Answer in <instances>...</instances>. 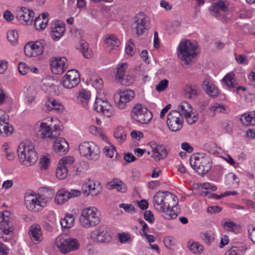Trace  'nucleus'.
I'll return each instance as SVG.
<instances>
[{"label":"nucleus","mask_w":255,"mask_h":255,"mask_svg":"<svg viewBox=\"0 0 255 255\" xmlns=\"http://www.w3.org/2000/svg\"><path fill=\"white\" fill-rule=\"evenodd\" d=\"M153 205L155 209L163 213L162 216L167 220L175 219L180 212L177 197L168 191H158L153 197Z\"/></svg>","instance_id":"nucleus-1"},{"label":"nucleus","mask_w":255,"mask_h":255,"mask_svg":"<svg viewBox=\"0 0 255 255\" xmlns=\"http://www.w3.org/2000/svg\"><path fill=\"white\" fill-rule=\"evenodd\" d=\"M17 153L20 162L27 166L34 164L38 159V154L34 146L30 142L19 143L17 148Z\"/></svg>","instance_id":"nucleus-2"},{"label":"nucleus","mask_w":255,"mask_h":255,"mask_svg":"<svg viewBox=\"0 0 255 255\" xmlns=\"http://www.w3.org/2000/svg\"><path fill=\"white\" fill-rule=\"evenodd\" d=\"M197 48L195 42H191L189 40H182L177 48L178 55L181 61L185 65H191L192 58L197 55L196 50Z\"/></svg>","instance_id":"nucleus-3"},{"label":"nucleus","mask_w":255,"mask_h":255,"mask_svg":"<svg viewBox=\"0 0 255 255\" xmlns=\"http://www.w3.org/2000/svg\"><path fill=\"white\" fill-rule=\"evenodd\" d=\"M50 196H45L44 195L38 194L34 196L33 194L27 192L25 196L24 202L27 208L33 212H38L41 210L54 195V191H50Z\"/></svg>","instance_id":"nucleus-4"},{"label":"nucleus","mask_w":255,"mask_h":255,"mask_svg":"<svg viewBox=\"0 0 255 255\" xmlns=\"http://www.w3.org/2000/svg\"><path fill=\"white\" fill-rule=\"evenodd\" d=\"M191 167L199 174L204 176L212 167L210 157L204 153H198L197 155L191 156L190 159Z\"/></svg>","instance_id":"nucleus-5"},{"label":"nucleus","mask_w":255,"mask_h":255,"mask_svg":"<svg viewBox=\"0 0 255 255\" xmlns=\"http://www.w3.org/2000/svg\"><path fill=\"white\" fill-rule=\"evenodd\" d=\"M96 210L95 208L89 207L82 210L79 222L82 227L87 229L93 228L100 223L101 219L97 215Z\"/></svg>","instance_id":"nucleus-6"},{"label":"nucleus","mask_w":255,"mask_h":255,"mask_svg":"<svg viewBox=\"0 0 255 255\" xmlns=\"http://www.w3.org/2000/svg\"><path fill=\"white\" fill-rule=\"evenodd\" d=\"M80 154L86 158L92 160H97L100 157L99 147L93 142L85 141L79 145Z\"/></svg>","instance_id":"nucleus-7"},{"label":"nucleus","mask_w":255,"mask_h":255,"mask_svg":"<svg viewBox=\"0 0 255 255\" xmlns=\"http://www.w3.org/2000/svg\"><path fill=\"white\" fill-rule=\"evenodd\" d=\"M131 115L133 119L142 124H147L152 118L151 112L141 104L134 106Z\"/></svg>","instance_id":"nucleus-8"},{"label":"nucleus","mask_w":255,"mask_h":255,"mask_svg":"<svg viewBox=\"0 0 255 255\" xmlns=\"http://www.w3.org/2000/svg\"><path fill=\"white\" fill-rule=\"evenodd\" d=\"M184 123L182 114L177 110L171 111L167 115L166 123L168 128L172 131L180 130Z\"/></svg>","instance_id":"nucleus-9"},{"label":"nucleus","mask_w":255,"mask_h":255,"mask_svg":"<svg viewBox=\"0 0 255 255\" xmlns=\"http://www.w3.org/2000/svg\"><path fill=\"white\" fill-rule=\"evenodd\" d=\"M90 239L96 243H108L112 240V237L107 227L101 225L91 233Z\"/></svg>","instance_id":"nucleus-10"},{"label":"nucleus","mask_w":255,"mask_h":255,"mask_svg":"<svg viewBox=\"0 0 255 255\" xmlns=\"http://www.w3.org/2000/svg\"><path fill=\"white\" fill-rule=\"evenodd\" d=\"M46 42L43 39L35 42H29L24 47V51L26 56L36 57L42 54Z\"/></svg>","instance_id":"nucleus-11"},{"label":"nucleus","mask_w":255,"mask_h":255,"mask_svg":"<svg viewBox=\"0 0 255 255\" xmlns=\"http://www.w3.org/2000/svg\"><path fill=\"white\" fill-rule=\"evenodd\" d=\"M135 96L134 92L130 89L120 91L115 96L116 106L120 109H125L127 104L130 102Z\"/></svg>","instance_id":"nucleus-12"},{"label":"nucleus","mask_w":255,"mask_h":255,"mask_svg":"<svg viewBox=\"0 0 255 255\" xmlns=\"http://www.w3.org/2000/svg\"><path fill=\"white\" fill-rule=\"evenodd\" d=\"M134 21L135 26L133 28L135 29L137 36L139 37L149 28L150 20L143 13L140 12L134 17Z\"/></svg>","instance_id":"nucleus-13"},{"label":"nucleus","mask_w":255,"mask_h":255,"mask_svg":"<svg viewBox=\"0 0 255 255\" xmlns=\"http://www.w3.org/2000/svg\"><path fill=\"white\" fill-rule=\"evenodd\" d=\"M93 108L94 110L107 118L112 117L114 114L113 106L108 101L102 99H96Z\"/></svg>","instance_id":"nucleus-14"},{"label":"nucleus","mask_w":255,"mask_h":255,"mask_svg":"<svg viewBox=\"0 0 255 255\" xmlns=\"http://www.w3.org/2000/svg\"><path fill=\"white\" fill-rule=\"evenodd\" d=\"M80 74L77 70H68L62 80L63 86L67 89H71L77 86L80 82Z\"/></svg>","instance_id":"nucleus-15"},{"label":"nucleus","mask_w":255,"mask_h":255,"mask_svg":"<svg viewBox=\"0 0 255 255\" xmlns=\"http://www.w3.org/2000/svg\"><path fill=\"white\" fill-rule=\"evenodd\" d=\"M34 131L37 135L42 138L53 139L57 137V134H52L51 128L50 126L45 122L38 121L34 127Z\"/></svg>","instance_id":"nucleus-16"},{"label":"nucleus","mask_w":255,"mask_h":255,"mask_svg":"<svg viewBox=\"0 0 255 255\" xmlns=\"http://www.w3.org/2000/svg\"><path fill=\"white\" fill-rule=\"evenodd\" d=\"M67 60L64 57H55L50 60L52 72L55 74L63 73L67 68Z\"/></svg>","instance_id":"nucleus-17"},{"label":"nucleus","mask_w":255,"mask_h":255,"mask_svg":"<svg viewBox=\"0 0 255 255\" xmlns=\"http://www.w3.org/2000/svg\"><path fill=\"white\" fill-rule=\"evenodd\" d=\"M34 12L29 9L21 7L17 12V17L19 21L24 25H31L34 16Z\"/></svg>","instance_id":"nucleus-18"},{"label":"nucleus","mask_w":255,"mask_h":255,"mask_svg":"<svg viewBox=\"0 0 255 255\" xmlns=\"http://www.w3.org/2000/svg\"><path fill=\"white\" fill-rule=\"evenodd\" d=\"M128 68L127 63L119 64L117 67V73L116 78L119 82L125 86H129L132 84L134 81L133 78L131 76H127L125 78V73Z\"/></svg>","instance_id":"nucleus-19"},{"label":"nucleus","mask_w":255,"mask_h":255,"mask_svg":"<svg viewBox=\"0 0 255 255\" xmlns=\"http://www.w3.org/2000/svg\"><path fill=\"white\" fill-rule=\"evenodd\" d=\"M80 244L76 239L70 238L64 240L59 246L61 252L67 254L79 249Z\"/></svg>","instance_id":"nucleus-20"},{"label":"nucleus","mask_w":255,"mask_h":255,"mask_svg":"<svg viewBox=\"0 0 255 255\" xmlns=\"http://www.w3.org/2000/svg\"><path fill=\"white\" fill-rule=\"evenodd\" d=\"M209 10L213 16L217 17L222 15L223 18L225 19L226 16L225 13L228 10V5L225 1L220 0L214 3L210 7Z\"/></svg>","instance_id":"nucleus-21"},{"label":"nucleus","mask_w":255,"mask_h":255,"mask_svg":"<svg viewBox=\"0 0 255 255\" xmlns=\"http://www.w3.org/2000/svg\"><path fill=\"white\" fill-rule=\"evenodd\" d=\"M151 147L153 153L151 156L155 160L159 161L167 156L168 152L163 145H157L155 142H153L152 143Z\"/></svg>","instance_id":"nucleus-22"},{"label":"nucleus","mask_w":255,"mask_h":255,"mask_svg":"<svg viewBox=\"0 0 255 255\" xmlns=\"http://www.w3.org/2000/svg\"><path fill=\"white\" fill-rule=\"evenodd\" d=\"M54 151L58 154L61 155L66 154L69 149V144L66 140L61 137L56 138L53 144Z\"/></svg>","instance_id":"nucleus-23"},{"label":"nucleus","mask_w":255,"mask_h":255,"mask_svg":"<svg viewBox=\"0 0 255 255\" xmlns=\"http://www.w3.org/2000/svg\"><path fill=\"white\" fill-rule=\"evenodd\" d=\"M10 212L5 211L0 216V233L8 235L10 233L9 216Z\"/></svg>","instance_id":"nucleus-24"},{"label":"nucleus","mask_w":255,"mask_h":255,"mask_svg":"<svg viewBox=\"0 0 255 255\" xmlns=\"http://www.w3.org/2000/svg\"><path fill=\"white\" fill-rule=\"evenodd\" d=\"M202 85L204 90L210 96L215 97L218 95L219 90L218 88L208 79L204 80Z\"/></svg>","instance_id":"nucleus-25"},{"label":"nucleus","mask_w":255,"mask_h":255,"mask_svg":"<svg viewBox=\"0 0 255 255\" xmlns=\"http://www.w3.org/2000/svg\"><path fill=\"white\" fill-rule=\"evenodd\" d=\"M229 112V108L222 104L217 103H214L208 110L207 113L209 116L213 117L217 113H227Z\"/></svg>","instance_id":"nucleus-26"},{"label":"nucleus","mask_w":255,"mask_h":255,"mask_svg":"<svg viewBox=\"0 0 255 255\" xmlns=\"http://www.w3.org/2000/svg\"><path fill=\"white\" fill-rule=\"evenodd\" d=\"M48 15L47 12H44L41 14V17L39 15L35 18L34 25L36 30H42L46 28L48 22Z\"/></svg>","instance_id":"nucleus-27"},{"label":"nucleus","mask_w":255,"mask_h":255,"mask_svg":"<svg viewBox=\"0 0 255 255\" xmlns=\"http://www.w3.org/2000/svg\"><path fill=\"white\" fill-rule=\"evenodd\" d=\"M29 235L31 239L34 242H39L42 239L41 228L38 225H33L30 227Z\"/></svg>","instance_id":"nucleus-28"},{"label":"nucleus","mask_w":255,"mask_h":255,"mask_svg":"<svg viewBox=\"0 0 255 255\" xmlns=\"http://www.w3.org/2000/svg\"><path fill=\"white\" fill-rule=\"evenodd\" d=\"M41 89L45 93L51 92L54 88V80L50 76L43 78L41 84Z\"/></svg>","instance_id":"nucleus-29"},{"label":"nucleus","mask_w":255,"mask_h":255,"mask_svg":"<svg viewBox=\"0 0 255 255\" xmlns=\"http://www.w3.org/2000/svg\"><path fill=\"white\" fill-rule=\"evenodd\" d=\"M107 186L109 189H116L118 191L122 193L125 192L127 189L126 184L118 179H114L108 182Z\"/></svg>","instance_id":"nucleus-30"},{"label":"nucleus","mask_w":255,"mask_h":255,"mask_svg":"<svg viewBox=\"0 0 255 255\" xmlns=\"http://www.w3.org/2000/svg\"><path fill=\"white\" fill-rule=\"evenodd\" d=\"M69 191L65 188L59 190L55 197V201L56 204H62L67 202L69 199Z\"/></svg>","instance_id":"nucleus-31"},{"label":"nucleus","mask_w":255,"mask_h":255,"mask_svg":"<svg viewBox=\"0 0 255 255\" xmlns=\"http://www.w3.org/2000/svg\"><path fill=\"white\" fill-rule=\"evenodd\" d=\"M199 94V90L196 85H187L184 89V96L191 99L194 96H197Z\"/></svg>","instance_id":"nucleus-32"},{"label":"nucleus","mask_w":255,"mask_h":255,"mask_svg":"<svg viewBox=\"0 0 255 255\" xmlns=\"http://www.w3.org/2000/svg\"><path fill=\"white\" fill-rule=\"evenodd\" d=\"M13 130V127L9 125L8 122L0 123V134L3 136L10 135Z\"/></svg>","instance_id":"nucleus-33"},{"label":"nucleus","mask_w":255,"mask_h":255,"mask_svg":"<svg viewBox=\"0 0 255 255\" xmlns=\"http://www.w3.org/2000/svg\"><path fill=\"white\" fill-rule=\"evenodd\" d=\"M74 220L73 214H66L65 217L60 221L62 228L64 229L70 228L73 226Z\"/></svg>","instance_id":"nucleus-34"},{"label":"nucleus","mask_w":255,"mask_h":255,"mask_svg":"<svg viewBox=\"0 0 255 255\" xmlns=\"http://www.w3.org/2000/svg\"><path fill=\"white\" fill-rule=\"evenodd\" d=\"M105 42L108 46L112 47V49L115 47H118L121 43L120 40L115 34L107 35Z\"/></svg>","instance_id":"nucleus-35"},{"label":"nucleus","mask_w":255,"mask_h":255,"mask_svg":"<svg viewBox=\"0 0 255 255\" xmlns=\"http://www.w3.org/2000/svg\"><path fill=\"white\" fill-rule=\"evenodd\" d=\"M234 76L235 75L233 73H229L223 79L224 83L229 88H234L237 85Z\"/></svg>","instance_id":"nucleus-36"},{"label":"nucleus","mask_w":255,"mask_h":255,"mask_svg":"<svg viewBox=\"0 0 255 255\" xmlns=\"http://www.w3.org/2000/svg\"><path fill=\"white\" fill-rule=\"evenodd\" d=\"M74 162L73 156H67L61 158L59 161V165H61L69 170L71 169Z\"/></svg>","instance_id":"nucleus-37"},{"label":"nucleus","mask_w":255,"mask_h":255,"mask_svg":"<svg viewBox=\"0 0 255 255\" xmlns=\"http://www.w3.org/2000/svg\"><path fill=\"white\" fill-rule=\"evenodd\" d=\"M114 137L120 143L124 142L127 137V135L124 129L122 127L117 128L114 132Z\"/></svg>","instance_id":"nucleus-38"},{"label":"nucleus","mask_w":255,"mask_h":255,"mask_svg":"<svg viewBox=\"0 0 255 255\" xmlns=\"http://www.w3.org/2000/svg\"><path fill=\"white\" fill-rule=\"evenodd\" d=\"M240 120L245 125H255V115L254 114L245 113L242 115Z\"/></svg>","instance_id":"nucleus-39"},{"label":"nucleus","mask_w":255,"mask_h":255,"mask_svg":"<svg viewBox=\"0 0 255 255\" xmlns=\"http://www.w3.org/2000/svg\"><path fill=\"white\" fill-rule=\"evenodd\" d=\"M178 110L182 115H184L185 117L189 115L190 113L192 112V107L190 104L186 101H183L178 106Z\"/></svg>","instance_id":"nucleus-40"},{"label":"nucleus","mask_w":255,"mask_h":255,"mask_svg":"<svg viewBox=\"0 0 255 255\" xmlns=\"http://www.w3.org/2000/svg\"><path fill=\"white\" fill-rule=\"evenodd\" d=\"M96 185L95 183H86L84 185L85 188H88L90 191L88 193L91 194L92 196H97L101 192V188H98V187H96Z\"/></svg>","instance_id":"nucleus-41"},{"label":"nucleus","mask_w":255,"mask_h":255,"mask_svg":"<svg viewBox=\"0 0 255 255\" xmlns=\"http://www.w3.org/2000/svg\"><path fill=\"white\" fill-rule=\"evenodd\" d=\"M65 30L64 27H55L51 34L52 38L55 40H59L63 35Z\"/></svg>","instance_id":"nucleus-42"},{"label":"nucleus","mask_w":255,"mask_h":255,"mask_svg":"<svg viewBox=\"0 0 255 255\" xmlns=\"http://www.w3.org/2000/svg\"><path fill=\"white\" fill-rule=\"evenodd\" d=\"M68 171L67 168L58 164L56 170L57 177L61 180L65 178L68 175Z\"/></svg>","instance_id":"nucleus-43"},{"label":"nucleus","mask_w":255,"mask_h":255,"mask_svg":"<svg viewBox=\"0 0 255 255\" xmlns=\"http://www.w3.org/2000/svg\"><path fill=\"white\" fill-rule=\"evenodd\" d=\"M103 151L107 157L112 158L116 153L117 154L116 147L113 144H109V145L106 146L104 149Z\"/></svg>","instance_id":"nucleus-44"},{"label":"nucleus","mask_w":255,"mask_h":255,"mask_svg":"<svg viewBox=\"0 0 255 255\" xmlns=\"http://www.w3.org/2000/svg\"><path fill=\"white\" fill-rule=\"evenodd\" d=\"M91 84L96 89H100L103 84V82L101 78L97 75L93 76L90 79Z\"/></svg>","instance_id":"nucleus-45"},{"label":"nucleus","mask_w":255,"mask_h":255,"mask_svg":"<svg viewBox=\"0 0 255 255\" xmlns=\"http://www.w3.org/2000/svg\"><path fill=\"white\" fill-rule=\"evenodd\" d=\"M90 98V94L89 92L84 89L80 91L78 96V100L82 103H87Z\"/></svg>","instance_id":"nucleus-46"},{"label":"nucleus","mask_w":255,"mask_h":255,"mask_svg":"<svg viewBox=\"0 0 255 255\" xmlns=\"http://www.w3.org/2000/svg\"><path fill=\"white\" fill-rule=\"evenodd\" d=\"M18 34L17 31L12 30L8 31L7 38L12 44L16 43L18 41Z\"/></svg>","instance_id":"nucleus-47"},{"label":"nucleus","mask_w":255,"mask_h":255,"mask_svg":"<svg viewBox=\"0 0 255 255\" xmlns=\"http://www.w3.org/2000/svg\"><path fill=\"white\" fill-rule=\"evenodd\" d=\"M201 237L205 243L209 245L214 240L213 233L211 232H205L202 234Z\"/></svg>","instance_id":"nucleus-48"},{"label":"nucleus","mask_w":255,"mask_h":255,"mask_svg":"<svg viewBox=\"0 0 255 255\" xmlns=\"http://www.w3.org/2000/svg\"><path fill=\"white\" fill-rule=\"evenodd\" d=\"M189 249L194 253H199L203 251V246L200 245L198 243H192L188 245Z\"/></svg>","instance_id":"nucleus-49"},{"label":"nucleus","mask_w":255,"mask_h":255,"mask_svg":"<svg viewBox=\"0 0 255 255\" xmlns=\"http://www.w3.org/2000/svg\"><path fill=\"white\" fill-rule=\"evenodd\" d=\"M168 81L167 79L161 80L156 86V90L158 92L164 91L168 87Z\"/></svg>","instance_id":"nucleus-50"},{"label":"nucleus","mask_w":255,"mask_h":255,"mask_svg":"<svg viewBox=\"0 0 255 255\" xmlns=\"http://www.w3.org/2000/svg\"><path fill=\"white\" fill-rule=\"evenodd\" d=\"M132 46H134V43L132 40L130 39L127 43L125 48L126 53L128 55L132 56L134 54Z\"/></svg>","instance_id":"nucleus-51"},{"label":"nucleus","mask_w":255,"mask_h":255,"mask_svg":"<svg viewBox=\"0 0 255 255\" xmlns=\"http://www.w3.org/2000/svg\"><path fill=\"white\" fill-rule=\"evenodd\" d=\"M164 243L166 248L171 249L175 245V241L172 236H167L164 239Z\"/></svg>","instance_id":"nucleus-52"},{"label":"nucleus","mask_w":255,"mask_h":255,"mask_svg":"<svg viewBox=\"0 0 255 255\" xmlns=\"http://www.w3.org/2000/svg\"><path fill=\"white\" fill-rule=\"evenodd\" d=\"M185 117L189 124H193L195 123L198 119V114L195 113L191 112L190 113L189 115H187Z\"/></svg>","instance_id":"nucleus-53"},{"label":"nucleus","mask_w":255,"mask_h":255,"mask_svg":"<svg viewBox=\"0 0 255 255\" xmlns=\"http://www.w3.org/2000/svg\"><path fill=\"white\" fill-rule=\"evenodd\" d=\"M198 187L206 190L211 189L212 191H216L217 189L215 185L211 184L209 183H200L198 185Z\"/></svg>","instance_id":"nucleus-54"},{"label":"nucleus","mask_w":255,"mask_h":255,"mask_svg":"<svg viewBox=\"0 0 255 255\" xmlns=\"http://www.w3.org/2000/svg\"><path fill=\"white\" fill-rule=\"evenodd\" d=\"M144 218L145 220L147 221L150 224H152L154 221V217L153 214L150 210H146L144 213Z\"/></svg>","instance_id":"nucleus-55"},{"label":"nucleus","mask_w":255,"mask_h":255,"mask_svg":"<svg viewBox=\"0 0 255 255\" xmlns=\"http://www.w3.org/2000/svg\"><path fill=\"white\" fill-rule=\"evenodd\" d=\"M119 207L123 208L126 212L131 213V212H135V208L133 205L128 204L122 203L120 204Z\"/></svg>","instance_id":"nucleus-56"},{"label":"nucleus","mask_w":255,"mask_h":255,"mask_svg":"<svg viewBox=\"0 0 255 255\" xmlns=\"http://www.w3.org/2000/svg\"><path fill=\"white\" fill-rule=\"evenodd\" d=\"M18 69L19 73L23 75L26 74L28 71V68L27 67L25 63L22 62L19 63Z\"/></svg>","instance_id":"nucleus-57"},{"label":"nucleus","mask_w":255,"mask_h":255,"mask_svg":"<svg viewBox=\"0 0 255 255\" xmlns=\"http://www.w3.org/2000/svg\"><path fill=\"white\" fill-rule=\"evenodd\" d=\"M50 163V159L44 156L40 160V164L41 165V168L42 169H46L48 168L49 164Z\"/></svg>","instance_id":"nucleus-58"},{"label":"nucleus","mask_w":255,"mask_h":255,"mask_svg":"<svg viewBox=\"0 0 255 255\" xmlns=\"http://www.w3.org/2000/svg\"><path fill=\"white\" fill-rule=\"evenodd\" d=\"M119 239L121 243H125L130 239V235L127 233L119 234Z\"/></svg>","instance_id":"nucleus-59"},{"label":"nucleus","mask_w":255,"mask_h":255,"mask_svg":"<svg viewBox=\"0 0 255 255\" xmlns=\"http://www.w3.org/2000/svg\"><path fill=\"white\" fill-rule=\"evenodd\" d=\"M239 251L237 247H232L226 252L225 255H240L239 253Z\"/></svg>","instance_id":"nucleus-60"},{"label":"nucleus","mask_w":255,"mask_h":255,"mask_svg":"<svg viewBox=\"0 0 255 255\" xmlns=\"http://www.w3.org/2000/svg\"><path fill=\"white\" fill-rule=\"evenodd\" d=\"M8 115H7L3 110H0V123L8 122Z\"/></svg>","instance_id":"nucleus-61"},{"label":"nucleus","mask_w":255,"mask_h":255,"mask_svg":"<svg viewBox=\"0 0 255 255\" xmlns=\"http://www.w3.org/2000/svg\"><path fill=\"white\" fill-rule=\"evenodd\" d=\"M222 210V208L218 206H210L207 208V212L211 214L219 213Z\"/></svg>","instance_id":"nucleus-62"},{"label":"nucleus","mask_w":255,"mask_h":255,"mask_svg":"<svg viewBox=\"0 0 255 255\" xmlns=\"http://www.w3.org/2000/svg\"><path fill=\"white\" fill-rule=\"evenodd\" d=\"M130 135L132 138L137 140H140L143 137V133L139 131L133 130L131 132Z\"/></svg>","instance_id":"nucleus-63"},{"label":"nucleus","mask_w":255,"mask_h":255,"mask_svg":"<svg viewBox=\"0 0 255 255\" xmlns=\"http://www.w3.org/2000/svg\"><path fill=\"white\" fill-rule=\"evenodd\" d=\"M3 18L8 21H12L14 18L13 14L8 10L4 12Z\"/></svg>","instance_id":"nucleus-64"}]
</instances>
